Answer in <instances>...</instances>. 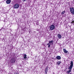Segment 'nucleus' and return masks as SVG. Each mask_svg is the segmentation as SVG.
I'll list each match as a JSON object with an SVG mask.
<instances>
[{
    "label": "nucleus",
    "instance_id": "obj_8",
    "mask_svg": "<svg viewBox=\"0 0 74 74\" xmlns=\"http://www.w3.org/2000/svg\"><path fill=\"white\" fill-rule=\"evenodd\" d=\"M57 37L59 39H60L61 38H62V36H61V35L58 34Z\"/></svg>",
    "mask_w": 74,
    "mask_h": 74
},
{
    "label": "nucleus",
    "instance_id": "obj_15",
    "mask_svg": "<svg viewBox=\"0 0 74 74\" xmlns=\"http://www.w3.org/2000/svg\"><path fill=\"white\" fill-rule=\"evenodd\" d=\"M51 44H50L48 46V48H50V47H51Z\"/></svg>",
    "mask_w": 74,
    "mask_h": 74
},
{
    "label": "nucleus",
    "instance_id": "obj_20",
    "mask_svg": "<svg viewBox=\"0 0 74 74\" xmlns=\"http://www.w3.org/2000/svg\"><path fill=\"white\" fill-rule=\"evenodd\" d=\"M69 74H73V73H69Z\"/></svg>",
    "mask_w": 74,
    "mask_h": 74
},
{
    "label": "nucleus",
    "instance_id": "obj_17",
    "mask_svg": "<svg viewBox=\"0 0 74 74\" xmlns=\"http://www.w3.org/2000/svg\"><path fill=\"white\" fill-rule=\"evenodd\" d=\"M22 0L23 1V2H24L26 1L27 0Z\"/></svg>",
    "mask_w": 74,
    "mask_h": 74
},
{
    "label": "nucleus",
    "instance_id": "obj_22",
    "mask_svg": "<svg viewBox=\"0 0 74 74\" xmlns=\"http://www.w3.org/2000/svg\"><path fill=\"white\" fill-rule=\"evenodd\" d=\"M32 74H34L33 73H32Z\"/></svg>",
    "mask_w": 74,
    "mask_h": 74
},
{
    "label": "nucleus",
    "instance_id": "obj_13",
    "mask_svg": "<svg viewBox=\"0 0 74 74\" xmlns=\"http://www.w3.org/2000/svg\"><path fill=\"white\" fill-rule=\"evenodd\" d=\"M26 54H25L24 56V59H26Z\"/></svg>",
    "mask_w": 74,
    "mask_h": 74
},
{
    "label": "nucleus",
    "instance_id": "obj_2",
    "mask_svg": "<svg viewBox=\"0 0 74 74\" xmlns=\"http://www.w3.org/2000/svg\"><path fill=\"white\" fill-rule=\"evenodd\" d=\"M16 60H15V58H11L10 59V62L12 63H14L15 62Z\"/></svg>",
    "mask_w": 74,
    "mask_h": 74
},
{
    "label": "nucleus",
    "instance_id": "obj_3",
    "mask_svg": "<svg viewBox=\"0 0 74 74\" xmlns=\"http://www.w3.org/2000/svg\"><path fill=\"white\" fill-rule=\"evenodd\" d=\"M55 27V25H52L50 26V29L51 30H54Z\"/></svg>",
    "mask_w": 74,
    "mask_h": 74
},
{
    "label": "nucleus",
    "instance_id": "obj_14",
    "mask_svg": "<svg viewBox=\"0 0 74 74\" xmlns=\"http://www.w3.org/2000/svg\"><path fill=\"white\" fill-rule=\"evenodd\" d=\"M65 12V11H63V12L61 13V14H62V15H63Z\"/></svg>",
    "mask_w": 74,
    "mask_h": 74
},
{
    "label": "nucleus",
    "instance_id": "obj_21",
    "mask_svg": "<svg viewBox=\"0 0 74 74\" xmlns=\"http://www.w3.org/2000/svg\"><path fill=\"white\" fill-rule=\"evenodd\" d=\"M8 74H10V73H9Z\"/></svg>",
    "mask_w": 74,
    "mask_h": 74
},
{
    "label": "nucleus",
    "instance_id": "obj_12",
    "mask_svg": "<svg viewBox=\"0 0 74 74\" xmlns=\"http://www.w3.org/2000/svg\"><path fill=\"white\" fill-rule=\"evenodd\" d=\"M62 63V62L60 61H58L57 62V63L58 65H60V64Z\"/></svg>",
    "mask_w": 74,
    "mask_h": 74
},
{
    "label": "nucleus",
    "instance_id": "obj_9",
    "mask_svg": "<svg viewBox=\"0 0 74 74\" xmlns=\"http://www.w3.org/2000/svg\"><path fill=\"white\" fill-rule=\"evenodd\" d=\"M63 51L64 53H68V51L65 49H63Z\"/></svg>",
    "mask_w": 74,
    "mask_h": 74
},
{
    "label": "nucleus",
    "instance_id": "obj_6",
    "mask_svg": "<svg viewBox=\"0 0 74 74\" xmlns=\"http://www.w3.org/2000/svg\"><path fill=\"white\" fill-rule=\"evenodd\" d=\"M55 59H57V60H60L61 59V57L58 56L56 57Z\"/></svg>",
    "mask_w": 74,
    "mask_h": 74
},
{
    "label": "nucleus",
    "instance_id": "obj_1",
    "mask_svg": "<svg viewBox=\"0 0 74 74\" xmlns=\"http://www.w3.org/2000/svg\"><path fill=\"white\" fill-rule=\"evenodd\" d=\"M70 64L71 65L68 68V69H69V70L67 72V73L68 74H69V73H70V72L71 71V69H72V68H73V61H71Z\"/></svg>",
    "mask_w": 74,
    "mask_h": 74
},
{
    "label": "nucleus",
    "instance_id": "obj_19",
    "mask_svg": "<svg viewBox=\"0 0 74 74\" xmlns=\"http://www.w3.org/2000/svg\"><path fill=\"white\" fill-rule=\"evenodd\" d=\"M72 14H73V15H74V12H73Z\"/></svg>",
    "mask_w": 74,
    "mask_h": 74
},
{
    "label": "nucleus",
    "instance_id": "obj_11",
    "mask_svg": "<svg viewBox=\"0 0 74 74\" xmlns=\"http://www.w3.org/2000/svg\"><path fill=\"white\" fill-rule=\"evenodd\" d=\"M49 44H50L51 45V44H52L53 43V41L51 40V41H49Z\"/></svg>",
    "mask_w": 74,
    "mask_h": 74
},
{
    "label": "nucleus",
    "instance_id": "obj_5",
    "mask_svg": "<svg viewBox=\"0 0 74 74\" xmlns=\"http://www.w3.org/2000/svg\"><path fill=\"white\" fill-rule=\"evenodd\" d=\"M71 12L72 14L74 11V9L73 8H70Z\"/></svg>",
    "mask_w": 74,
    "mask_h": 74
},
{
    "label": "nucleus",
    "instance_id": "obj_10",
    "mask_svg": "<svg viewBox=\"0 0 74 74\" xmlns=\"http://www.w3.org/2000/svg\"><path fill=\"white\" fill-rule=\"evenodd\" d=\"M11 2V0H8L6 1V3L7 4H10Z\"/></svg>",
    "mask_w": 74,
    "mask_h": 74
},
{
    "label": "nucleus",
    "instance_id": "obj_18",
    "mask_svg": "<svg viewBox=\"0 0 74 74\" xmlns=\"http://www.w3.org/2000/svg\"><path fill=\"white\" fill-rule=\"evenodd\" d=\"M49 44H50V43H49H49L47 44V45H49Z\"/></svg>",
    "mask_w": 74,
    "mask_h": 74
},
{
    "label": "nucleus",
    "instance_id": "obj_4",
    "mask_svg": "<svg viewBox=\"0 0 74 74\" xmlns=\"http://www.w3.org/2000/svg\"><path fill=\"white\" fill-rule=\"evenodd\" d=\"M19 4L18 3H16L15 4L14 6L13 7L14 8H19Z\"/></svg>",
    "mask_w": 74,
    "mask_h": 74
},
{
    "label": "nucleus",
    "instance_id": "obj_7",
    "mask_svg": "<svg viewBox=\"0 0 74 74\" xmlns=\"http://www.w3.org/2000/svg\"><path fill=\"white\" fill-rule=\"evenodd\" d=\"M48 66L46 67L45 69V74H47V72H48Z\"/></svg>",
    "mask_w": 74,
    "mask_h": 74
},
{
    "label": "nucleus",
    "instance_id": "obj_16",
    "mask_svg": "<svg viewBox=\"0 0 74 74\" xmlns=\"http://www.w3.org/2000/svg\"><path fill=\"white\" fill-rule=\"evenodd\" d=\"M14 74H18V73H16V72L14 73Z\"/></svg>",
    "mask_w": 74,
    "mask_h": 74
}]
</instances>
